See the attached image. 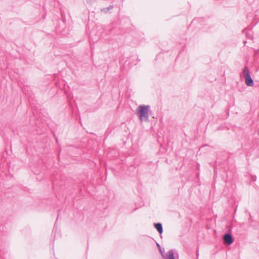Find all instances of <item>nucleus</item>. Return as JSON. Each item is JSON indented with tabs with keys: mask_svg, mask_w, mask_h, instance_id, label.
I'll list each match as a JSON object with an SVG mask.
<instances>
[{
	"mask_svg": "<svg viewBox=\"0 0 259 259\" xmlns=\"http://www.w3.org/2000/svg\"><path fill=\"white\" fill-rule=\"evenodd\" d=\"M150 108L149 105H140L137 110V114L141 121L148 120V110Z\"/></svg>",
	"mask_w": 259,
	"mask_h": 259,
	"instance_id": "nucleus-1",
	"label": "nucleus"
},
{
	"mask_svg": "<svg viewBox=\"0 0 259 259\" xmlns=\"http://www.w3.org/2000/svg\"><path fill=\"white\" fill-rule=\"evenodd\" d=\"M251 178H252V181L253 182H254L256 180V177L255 176H251Z\"/></svg>",
	"mask_w": 259,
	"mask_h": 259,
	"instance_id": "nucleus-8",
	"label": "nucleus"
},
{
	"mask_svg": "<svg viewBox=\"0 0 259 259\" xmlns=\"http://www.w3.org/2000/svg\"><path fill=\"white\" fill-rule=\"evenodd\" d=\"M198 255H199V253H198V250H197V253H196L197 257H198Z\"/></svg>",
	"mask_w": 259,
	"mask_h": 259,
	"instance_id": "nucleus-9",
	"label": "nucleus"
},
{
	"mask_svg": "<svg viewBox=\"0 0 259 259\" xmlns=\"http://www.w3.org/2000/svg\"><path fill=\"white\" fill-rule=\"evenodd\" d=\"M154 227L156 229L157 231L160 234H161L163 232L162 225L161 223H155L154 225Z\"/></svg>",
	"mask_w": 259,
	"mask_h": 259,
	"instance_id": "nucleus-5",
	"label": "nucleus"
},
{
	"mask_svg": "<svg viewBox=\"0 0 259 259\" xmlns=\"http://www.w3.org/2000/svg\"><path fill=\"white\" fill-rule=\"evenodd\" d=\"M197 259H198V257H197Z\"/></svg>",
	"mask_w": 259,
	"mask_h": 259,
	"instance_id": "nucleus-10",
	"label": "nucleus"
},
{
	"mask_svg": "<svg viewBox=\"0 0 259 259\" xmlns=\"http://www.w3.org/2000/svg\"><path fill=\"white\" fill-rule=\"evenodd\" d=\"M164 257L166 259H178V254L176 250L170 249L166 252Z\"/></svg>",
	"mask_w": 259,
	"mask_h": 259,
	"instance_id": "nucleus-3",
	"label": "nucleus"
},
{
	"mask_svg": "<svg viewBox=\"0 0 259 259\" xmlns=\"http://www.w3.org/2000/svg\"><path fill=\"white\" fill-rule=\"evenodd\" d=\"M157 247L158 248L160 254H161V255L163 257H164V255L163 254V252L162 251V249L161 248L160 245L158 243H157Z\"/></svg>",
	"mask_w": 259,
	"mask_h": 259,
	"instance_id": "nucleus-7",
	"label": "nucleus"
},
{
	"mask_svg": "<svg viewBox=\"0 0 259 259\" xmlns=\"http://www.w3.org/2000/svg\"><path fill=\"white\" fill-rule=\"evenodd\" d=\"M243 75L245 79V84L249 87H252L253 85V80L251 78L249 69L247 66H245L243 69Z\"/></svg>",
	"mask_w": 259,
	"mask_h": 259,
	"instance_id": "nucleus-2",
	"label": "nucleus"
},
{
	"mask_svg": "<svg viewBox=\"0 0 259 259\" xmlns=\"http://www.w3.org/2000/svg\"><path fill=\"white\" fill-rule=\"evenodd\" d=\"M113 8V6L112 5H110L108 7L102 9L101 11L104 13H107L109 11L112 9Z\"/></svg>",
	"mask_w": 259,
	"mask_h": 259,
	"instance_id": "nucleus-6",
	"label": "nucleus"
},
{
	"mask_svg": "<svg viewBox=\"0 0 259 259\" xmlns=\"http://www.w3.org/2000/svg\"><path fill=\"white\" fill-rule=\"evenodd\" d=\"M224 243L227 245H230L233 242L232 236L229 233L226 234L223 237Z\"/></svg>",
	"mask_w": 259,
	"mask_h": 259,
	"instance_id": "nucleus-4",
	"label": "nucleus"
}]
</instances>
